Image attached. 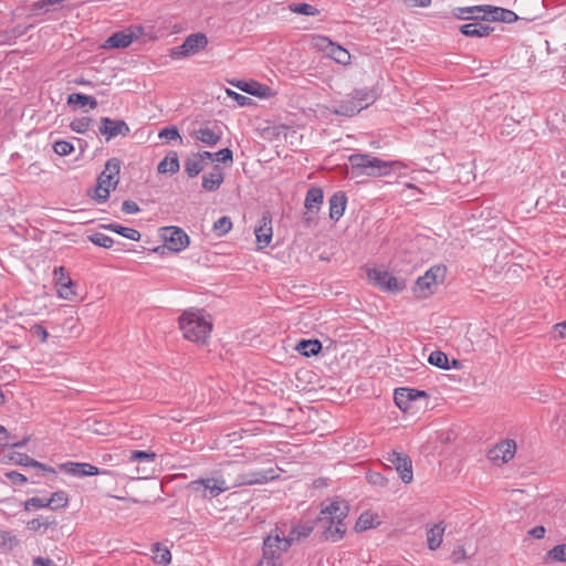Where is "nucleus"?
Masks as SVG:
<instances>
[{
	"label": "nucleus",
	"mask_w": 566,
	"mask_h": 566,
	"mask_svg": "<svg viewBox=\"0 0 566 566\" xmlns=\"http://www.w3.org/2000/svg\"><path fill=\"white\" fill-rule=\"evenodd\" d=\"M179 327L186 339L205 345L212 329V321L203 310L190 308L180 315Z\"/></svg>",
	"instance_id": "obj_1"
},
{
	"label": "nucleus",
	"mask_w": 566,
	"mask_h": 566,
	"mask_svg": "<svg viewBox=\"0 0 566 566\" xmlns=\"http://www.w3.org/2000/svg\"><path fill=\"white\" fill-rule=\"evenodd\" d=\"M231 473L220 474L219 476L198 479L188 484V490L202 499H213L221 493L233 489Z\"/></svg>",
	"instance_id": "obj_2"
},
{
	"label": "nucleus",
	"mask_w": 566,
	"mask_h": 566,
	"mask_svg": "<svg viewBox=\"0 0 566 566\" xmlns=\"http://www.w3.org/2000/svg\"><path fill=\"white\" fill-rule=\"evenodd\" d=\"M348 161L354 170L365 174L369 177H381L390 172L398 161H387L369 154H353Z\"/></svg>",
	"instance_id": "obj_3"
},
{
	"label": "nucleus",
	"mask_w": 566,
	"mask_h": 566,
	"mask_svg": "<svg viewBox=\"0 0 566 566\" xmlns=\"http://www.w3.org/2000/svg\"><path fill=\"white\" fill-rule=\"evenodd\" d=\"M349 506L344 500H334L323 507L317 517V527H324L325 531H342L346 527L343 524L344 518L348 515Z\"/></svg>",
	"instance_id": "obj_4"
},
{
	"label": "nucleus",
	"mask_w": 566,
	"mask_h": 566,
	"mask_svg": "<svg viewBox=\"0 0 566 566\" xmlns=\"http://www.w3.org/2000/svg\"><path fill=\"white\" fill-rule=\"evenodd\" d=\"M292 541L280 533H270L263 541V557L256 566H280L281 555L290 548Z\"/></svg>",
	"instance_id": "obj_5"
},
{
	"label": "nucleus",
	"mask_w": 566,
	"mask_h": 566,
	"mask_svg": "<svg viewBox=\"0 0 566 566\" xmlns=\"http://www.w3.org/2000/svg\"><path fill=\"white\" fill-rule=\"evenodd\" d=\"M207 45L208 38L205 33H193L188 35L181 45L172 48L170 56L172 59H185L205 50Z\"/></svg>",
	"instance_id": "obj_6"
},
{
	"label": "nucleus",
	"mask_w": 566,
	"mask_h": 566,
	"mask_svg": "<svg viewBox=\"0 0 566 566\" xmlns=\"http://www.w3.org/2000/svg\"><path fill=\"white\" fill-rule=\"evenodd\" d=\"M446 274V268L432 266L424 275L417 279L413 292L420 297L424 298L433 293L432 287L437 286L439 281H442Z\"/></svg>",
	"instance_id": "obj_7"
},
{
	"label": "nucleus",
	"mask_w": 566,
	"mask_h": 566,
	"mask_svg": "<svg viewBox=\"0 0 566 566\" xmlns=\"http://www.w3.org/2000/svg\"><path fill=\"white\" fill-rule=\"evenodd\" d=\"M367 276L374 285L386 292L397 293L406 287L403 280H398L387 271L369 269Z\"/></svg>",
	"instance_id": "obj_8"
},
{
	"label": "nucleus",
	"mask_w": 566,
	"mask_h": 566,
	"mask_svg": "<svg viewBox=\"0 0 566 566\" xmlns=\"http://www.w3.org/2000/svg\"><path fill=\"white\" fill-rule=\"evenodd\" d=\"M386 461L389 468H394L399 473L403 483H410L412 481V461L408 454L391 451L387 454Z\"/></svg>",
	"instance_id": "obj_9"
},
{
	"label": "nucleus",
	"mask_w": 566,
	"mask_h": 566,
	"mask_svg": "<svg viewBox=\"0 0 566 566\" xmlns=\"http://www.w3.org/2000/svg\"><path fill=\"white\" fill-rule=\"evenodd\" d=\"M275 476L274 470L269 469L265 471H249L231 474V480H233L232 485H234V488H239L243 485L263 484L268 481L274 480Z\"/></svg>",
	"instance_id": "obj_10"
},
{
	"label": "nucleus",
	"mask_w": 566,
	"mask_h": 566,
	"mask_svg": "<svg viewBox=\"0 0 566 566\" xmlns=\"http://www.w3.org/2000/svg\"><path fill=\"white\" fill-rule=\"evenodd\" d=\"M161 238L166 247L174 252H179L186 249L189 244L188 234L178 227H165L160 229Z\"/></svg>",
	"instance_id": "obj_11"
},
{
	"label": "nucleus",
	"mask_w": 566,
	"mask_h": 566,
	"mask_svg": "<svg viewBox=\"0 0 566 566\" xmlns=\"http://www.w3.org/2000/svg\"><path fill=\"white\" fill-rule=\"evenodd\" d=\"M55 286L60 297L73 301L76 296V292L73 289L74 282L70 277L64 266H57L53 271Z\"/></svg>",
	"instance_id": "obj_12"
},
{
	"label": "nucleus",
	"mask_w": 566,
	"mask_h": 566,
	"mask_svg": "<svg viewBox=\"0 0 566 566\" xmlns=\"http://www.w3.org/2000/svg\"><path fill=\"white\" fill-rule=\"evenodd\" d=\"M98 130L101 135L106 137V140H109L117 136H127L130 132V128L123 119L102 117Z\"/></svg>",
	"instance_id": "obj_13"
},
{
	"label": "nucleus",
	"mask_w": 566,
	"mask_h": 566,
	"mask_svg": "<svg viewBox=\"0 0 566 566\" xmlns=\"http://www.w3.org/2000/svg\"><path fill=\"white\" fill-rule=\"evenodd\" d=\"M258 249L262 250L266 248L272 240V216L269 211L263 212L259 220V226L254 230Z\"/></svg>",
	"instance_id": "obj_14"
},
{
	"label": "nucleus",
	"mask_w": 566,
	"mask_h": 566,
	"mask_svg": "<svg viewBox=\"0 0 566 566\" xmlns=\"http://www.w3.org/2000/svg\"><path fill=\"white\" fill-rule=\"evenodd\" d=\"M516 451L514 440H504L489 450L488 458L494 463H505L510 461Z\"/></svg>",
	"instance_id": "obj_15"
},
{
	"label": "nucleus",
	"mask_w": 566,
	"mask_h": 566,
	"mask_svg": "<svg viewBox=\"0 0 566 566\" xmlns=\"http://www.w3.org/2000/svg\"><path fill=\"white\" fill-rule=\"evenodd\" d=\"M318 41L321 42V48L326 52V54L333 59L335 62L347 65L350 63V54L343 46L332 42L326 36H319Z\"/></svg>",
	"instance_id": "obj_16"
},
{
	"label": "nucleus",
	"mask_w": 566,
	"mask_h": 566,
	"mask_svg": "<svg viewBox=\"0 0 566 566\" xmlns=\"http://www.w3.org/2000/svg\"><path fill=\"white\" fill-rule=\"evenodd\" d=\"M426 391L411 389V388H398L395 390L394 400L399 409L407 411L411 408V402L418 398H427Z\"/></svg>",
	"instance_id": "obj_17"
},
{
	"label": "nucleus",
	"mask_w": 566,
	"mask_h": 566,
	"mask_svg": "<svg viewBox=\"0 0 566 566\" xmlns=\"http://www.w3.org/2000/svg\"><path fill=\"white\" fill-rule=\"evenodd\" d=\"M120 170V160L118 158H111L105 164V169L101 172L97 181L109 188H115L118 184V175Z\"/></svg>",
	"instance_id": "obj_18"
},
{
	"label": "nucleus",
	"mask_w": 566,
	"mask_h": 566,
	"mask_svg": "<svg viewBox=\"0 0 566 566\" xmlns=\"http://www.w3.org/2000/svg\"><path fill=\"white\" fill-rule=\"evenodd\" d=\"M11 460L14 461L15 464L22 467H32L38 469L43 475H51L52 478L56 476V471L46 464H43L32 458H30L25 453L15 452L11 455Z\"/></svg>",
	"instance_id": "obj_19"
},
{
	"label": "nucleus",
	"mask_w": 566,
	"mask_h": 566,
	"mask_svg": "<svg viewBox=\"0 0 566 566\" xmlns=\"http://www.w3.org/2000/svg\"><path fill=\"white\" fill-rule=\"evenodd\" d=\"M381 524H382V515L381 514H379L377 512H373V511H365L358 517V520L355 524L354 531H368L371 528H377V527L381 526Z\"/></svg>",
	"instance_id": "obj_20"
},
{
	"label": "nucleus",
	"mask_w": 566,
	"mask_h": 566,
	"mask_svg": "<svg viewBox=\"0 0 566 566\" xmlns=\"http://www.w3.org/2000/svg\"><path fill=\"white\" fill-rule=\"evenodd\" d=\"M156 454L154 452L147 451H133L130 453L129 460L132 462H138L143 464V468L137 467V473L147 474L153 471V467L155 464Z\"/></svg>",
	"instance_id": "obj_21"
},
{
	"label": "nucleus",
	"mask_w": 566,
	"mask_h": 566,
	"mask_svg": "<svg viewBox=\"0 0 566 566\" xmlns=\"http://www.w3.org/2000/svg\"><path fill=\"white\" fill-rule=\"evenodd\" d=\"M329 218L338 221L344 214L347 203V197L345 192L337 191L329 198Z\"/></svg>",
	"instance_id": "obj_22"
},
{
	"label": "nucleus",
	"mask_w": 566,
	"mask_h": 566,
	"mask_svg": "<svg viewBox=\"0 0 566 566\" xmlns=\"http://www.w3.org/2000/svg\"><path fill=\"white\" fill-rule=\"evenodd\" d=\"M133 42V34L126 31L113 33L104 43L105 49H124Z\"/></svg>",
	"instance_id": "obj_23"
},
{
	"label": "nucleus",
	"mask_w": 566,
	"mask_h": 566,
	"mask_svg": "<svg viewBox=\"0 0 566 566\" xmlns=\"http://www.w3.org/2000/svg\"><path fill=\"white\" fill-rule=\"evenodd\" d=\"M324 193L323 190L318 187H312L307 190L304 206L310 213H316L319 210L321 205L323 203Z\"/></svg>",
	"instance_id": "obj_24"
},
{
	"label": "nucleus",
	"mask_w": 566,
	"mask_h": 566,
	"mask_svg": "<svg viewBox=\"0 0 566 566\" xmlns=\"http://www.w3.org/2000/svg\"><path fill=\"white\" fill-rule=\"evenodd\" d=\"M493 31L489 24L481 22L467 23L460 27V32L465 36H486Z\"/></svg>",
	"instance_id": "obj_25"
},
{
	"label": "nucleus",
	"mask_w": 566,
	"mask_h": 566,
	"mask_svg": "<svg viewBox=\"0 0 566 566\" xmlns=\"http://www.w3.org/2000/svg\"><path fill=\"white\" fill-rule=\"evenodd\" d=\"M223 182V172L219 166H214L213 171L202 176V187L207 191L217 190Z\"/></svg>",
	"instance_id": "obj_26"
},
{
	"label": "nucleus",
	"mask_w": 566,
	"mask_h": 566,
	"mask_svg": "<svg viewBox=\"0 0 566 566\" xmlns=\"http://www.w3.org/2000/svg\"><path fill=\"white\" fill-rule=\"evenodd\" d=\"M488 15H490L491 21L505 23H512L517 20V14L514 11L499 7L490 6V9H488Z\"/></svg>",
	"instance_id": "obj_27"
},
{
	"label": "nucleus",
	"mask_w": 566,
	"mask_h": 566,
	"mask_svg": "<svg viewBox=\"0 0 566 566\" xmlns=\"http://www.w3.org/2000/svg\"><path fill=\"white\" fill-rule=\"evenodd\" d=\"M63 468L67 469L70 473L77 476H92L99 474L98 468L90 463H66Z\"/></svg>",
	"instance_id": "obj_28"
},
{
	"label": "nucleus",
	"mask_w": 566,
	"mask_h": 566,
	"mask_svg": "<svg viewBox=\"0 0 566 566\" xmlns=\"http://www.w3.org/2000/svg\"><path fill=\"white\" fill-rule=\"evenodd\" d=\"M295 348L301 355L311 357L322 350V344L318 339H302L297 343Z\"/></svg>",
	"instance_id": "obj_29"
},
{
	"label": "nucleus",
	"mask_w": 566,
	"mask_h": 566,
	"mask_svg": "<svg viewBox=\"0 0 566 566\" xmlns=\"http://www.w3.org/2000/svg\"><path fill=\"white\" fill-rule=\"evenodd\" d=\"M101 228L120 234L132 241L140 240L139 231L133 228H127L117 223L101 224Z\"/></svg>",
	"instance_id": "obj_30"
},
{
	"label": "nucleus",
	"mask_w": 566,
	"mask_h": 566,
	"mask_svg": "<svg viewBox=\"0 0 566 566\" xmlns=\"http://www.w3.org/2000/svg\"><path fill=\"white\" fill-rule=\"evenodd\" d=\"M180 168L178 155L176 151H170L158 165V172L160 174H176Z\"/></svg>",
	"instance_id": "obj_31"
},
{
	"label": "nucleus",
	"mask_w": 566,
	"mask_h": 566,
	"mask_svg": "<svg viewBox=\"0 0 566 566\" xmlns=\"http://www.w3.org/2000/svg\"><path fill=\"white\" fill-rule=\"evenodd\" d=\"M361 109H364V106L357 104L355 99L350 97L349 99L340 102L334 109V113L336 115L352 117L358 114Z\"/></svg>",
	"instance_id": "obj_32"
},
{
	"label": "nucleus",
	"mask_w": 566,
	"mask_h": 566,
	"mask_svg": "<svg viewBox=\"0 0 566 566\" xmlns=\"http://www.w3.org/2000/svg\"><path fill=\"white\" fill-rule=\"evenodd\" d=\"M357 104H360L366 108L370 104H373L376 99V94L374 90L370 88H357L354 90L350 96Z\"/></svg>",
	"instance_id": "obj_33"
},
{
	"label": "nucleus",
	"mask_w": 566,
	"mask_h": 566,
	"mask_svg": "<svg viewBox=\"0 0 566 566\" xmlns=\"http://www.w3.org/2000/svg\"><path fill=\"white\" fill-rule=\"evenodd\" d=\"M153 559L160 565H169L171 562V553L169 548L160 543H155L151 547Z\"/></svg>",
	"instance_id": "obj_34"
},
{
	"label": "nucleus",
	"mask_w": 566,
	"mask_h": 566,
	"mask_svg": "<svg viewBox=\"0 0 566 566\" xmlns=\"http://www.w3.org/2000/svg\"><path fill=\"white\" fill-rule=\"evenodd\" d=\"M238 87L251 95L259 96V97H265L268 96L270 92V87L263 84H260L258 82H243L238 84Z\"/></svg>",
	"instance_id": "obj_35"
},
{
	"label": "nucleus",
	"mask_w": 566,
	"mask_h": 566,
	"mask_svg": "<svg viewBox=\"0 0 566 566\" xmlns=\"http://www.w3.org/2000/svg\"><path fill=\"white\" fill-rule=\"evenodd\" d=\"M195 137L208 146H214L220 140V134H217L209 127H202L195 132Z\"/></svg>",
	"instance_id": "obj_36"
},
{
	"label": "nucleus",
	"mask_w": 566,
	"mask_h": 566,
	"mask_svg": "<svg viewBox=\"0 0 566 566\" xmlns=\"http://www.w3.org/2000/svg\"><path fill=\"white\" fill-rule=\"evenodd\" d=\"M203 166L202 159L192 154L185 161V171L190 178H193L203 170Z\"/></svg>",
	"instance_id": "obj_37"
},
{
	"label": "nucleus",
	"mask_w": 566,
	"mask_h": 566,
	"mask_svg": "<svg viewBox=\"0 0 566 566\" xmlns=\"http://www.w3.org/2000/svg\"><path fill=\"white\" fill-rule=\"evenodd\" d=\"M30 530H33V531H36L41 527H43L44 530H48V528H54L57 523H56V520L53 515H40L39 517L30 521L28 523Z\"/></svg>",
	"instance_id": "obj_38"
},
{
	"label": "nucleus",
	"mask_w": 566,
	"mask_h": 566,
	"mask_svg": "<svg viewBox=\"0 0 566 566\" xmlns=\"http://www.w3.org/2000/svg\"><path fill=\"white\" fill-rule=\"evenodd\" d=\"M69 105H80L82 107L90 105L91 108L97 106V101L93 96L84 95L82 93H73L67 96Z\"/></svg>",
	"instance_id": "obj_39"
},
{
	"label": "nucleus",
	"mask_w": 566,
	"mask_h": 566,
	"mask_svg": "<svg viewBox=\"0 0 566 566\" xmlns=\"http://www.w3.org/2000/svg\"><path fill=\"white\" fill-rule=\"evenodd\" d=\"M69 503L67 494L64 491L54 492L50 499L45 502L52 510H57L66 506Z\"/></svg>",
	"instance_id": "obj_40"
},
{
	"label": "nucleus",
	"mask_w": 566,
	"mask_h": 566,
	"mask_svg": "<svg viewBox=\"0 0 566 566\" xmlns=\"http://www.w3.org/2000/svg\"><path fill=\"white\" fill-rule=\"evenodd\" d=\"M428 361L429 364L442 369L451 368V366L449 365L448 356L441 350L432 352L428 357Z\"/></svg>",
	"instance_id": "obj_41"
},
{
	"label": "nucleus",
	"mask_w": 566,
	"mask_h": 566,
	"mask_svg": "<svg viewBox=\"0 0 566 566\" xmlns=\"http://www.w3.org/2000/svg\"><path fill=\"white\" fill-rule=\"evenodd\" d=\"M545 560L566 562V543L558 544L549 549L545 555Z\"/></svg>",
	"instance_id": "obj_42"
},
{
	"label": "nucleus",
	"mask_w": 566,
	"mask_h": 566,
	"mask_svg": "<svg viewBox=\"0 0 566 566\" xmlns=\"http://www.w3.org/2000/svg\"><path fill=\"white\" fill-rule=\"evenodd\" d=\"M289 9L294 13L304 15H317L319 13L317 8L308 3H291Z\"/></svg>",
	"instance_id": "obj_43"
},
{
	"label": "nucleus",
	"mask_w": 566,
	"mask_h": 566,
	"mask_svg": "<svg viewBox=\"0 0 566 566\" xmlns=\"http://www.w3.org/2000/svg\"><path fill=\"white\" fill-rule=\"evenodd\" d=\"M488 9H490V6H473V7L458 8L459 13H457L455 15L459 19H468V17H464V13H469V14L484 13L482 19H486Z\"/></svg>",
	"instance_id": "obj_44"
},
{
	"label": "nucleus",
	"mask_w": 566,
	"mask_h": 566,
	"mask_svg": "<svg viewBox=\"0 0 566 566\" xmlns=\"http://www.w3.org/2000/svg\"><path fill=\"white\" fill-rule=\"evenodd\" d=\"M232 228V221L229 217H221L213 223V231L218 237L227 234Z\"/></svg>",
	"instance_id": "obj_45"
},
{
	"label": "nucleus",
	"mask_w": 566,
	"mask_h": 566,
	"mask_svg": "<svg viewBox=\"0 0 566 566\" xmlns=\"http://www.w3.org/2000/svg\"><path fill=\"white\" fill-rule=\"evenodd\" d=\"M88 240L94 243L95 245H98V247H102V248H105V249H111L114 244V240L104 234V233H101V232H96V233H93L88 237Z\"/></svg>",
	"instance_id": "obj_46"
},
{
	"label": "nucleus",
	"mask_w": 566,
	"mask_h": 566,
	"mask_svg": "<svg viewBox=\"0 0 566 566\" xmlns=\"http://www.w3.org/2000/svg\"><path fill=\"white\" fill-rule=\"evenodd\" d=\"M18 545V539L13 533H0V548L3 552H10Z\"/></svg>",
	"instance_id": "obj_47"
},
{
	"label": "nucleus",
	"mask_w": 566,
	"mask_h": 566,
	"mask_svg": "<svg viewBox=\"0 0 566 566\" xmlns=\"http://www.w3.org/2000/svg\"><path fill=\"white\" fill-rule=\"evenodd\" d=\"M92 122L93 119L90 117L76 118L70 124V127L73 132L83 134L87 132Z\"/></svg>",
	"instance_id": "obj_48"
},
{
	"label": "nucleus",
	"mask_w": 566,
	"mask_h": 566,
	"mask_svg": "<svg viewBox=\"0 0 566 566\" xmlns=\"http://www.w3.org/2000/svg\"><path fill=\"white\" fill-rule=\"evenodd\" d=\"M53 150L59 156H67L74 151V146L66 140H57L53 145Z\"/></svg>",
	"instance_id": "obj_49"
},
{
	"label": "nucleus",
	"mask_w": 566,
	"mask_h": 566,
	"mask_svg": "<svg viewBox=\"0 0 566 566\" xmlns=\"http://www.w3.org/2000/svg\"><path fill=\"white\" fill-rule=\"evenodd\" d=\"M109 187L101 185V182L97 181V186L94 190V195L92 196V198L97 202H105L109 197Z\"/></svg>",
	"instance_id": "obj_50"
},
{
	"label": "nucleus",
	"mask_w": 566,
	"mask_h": 566,
	"mask_svg": "<svg viewBox=\"0 0 566 566\" xmlns=\"http://www.w3.org/2000/svg\"><path fill=\"white\" fill-rule=\"evenodd\" d=\"M158 136H159V138L166 139V140L181 139L179 130L175 126H168V127L163 128L159 132Z\"/></svg>",
	"instance_id": "obj_51"
},
{
	"label": "nucleus",
	"mask_w": 566,
	"mask_h": 566,
	"mask_svg": "<svg viewBox=\"0 0 566 566\" xmlns=\"http://www.w3.org/2000/svg\"><path fill=\"white\" fill-rule=\"evenodd\" d=\"M46 501L48 499L44 497H31L25 502V509L31 510L49 507L48 504H45Z\"/></svg>",
	"instance_id": "obj_52"
},
{
	"label": "nucleus",
	"mask_w": 566,
	"mask_h": 566,
	"mask_svg": "<svg viewBox=\"0 0 566 566\" xmlns=\"http://www.w3.org/2000/svg\"><path fill=\"white\" fill-rule=\"evenodd\" d=\"M214 156L218 161L223 163V164L232 163V160H233L232 150L229 148L220 149L219 151H217L214 154Z\"/></svg>",
	"instance_id": "obj_53"
},
{
	"label": "nucleus",
	"mask_w": 566,
	"mask_h": 566,
	"mask_svg": "<svg viewBox=\"0 0 566 566\" xmlns=\"http://www.w3.org/2000/svg\"><path fill=\"white\" fill-rule=\"evenodd\" d=\"M443 542V533H431L428 537V546L431 551L437 549Z\"/></svg>",
	"instance_id": "obj_54"
},
{
	"label": "nucleus",
	"mask_w": 566,
	"mask_h": 566,
	"mask_svg": "<svg viewBox=\"0 0 566 566\" xmlns=\"http://www.w3.org/2000/svg\"><path fill=\"white\" fill-rule=\"evenodd\" d=\"M33 336L38 337L42 343L48 339L49 333L46 328L40 324H35L31 328Z\"/></svg>",
	"instance_id": "obj_55"
},
{
	"label": "nucleus",
	"mask_w": 566,
	"mask_h": 566,
	"mask_svg": "<svg viewBox=\"0 0 566 566\" xmlns=\"http://www.w3.org/2000/svg\"><path fill=\"white\" fill-rule=\"evenodd\" d=\"M465 558H467V553H465L464 547L461 545L457 546L451 554L452 562L458 564V563L464 560Z\"/></svg>",
	"instance_id": "obj_56"
},
{
	"label": "nucleus",
	"mask_w": 566,
	"mask_h": 566,
	"mask_svg": "<svg viewBox=\"0 0 566 566\" xmlns=\"http://www.w3.org/2000/svg\"><path fill=\"white\" fill-rule=\"evenodd\" d=\"M227 92H228L229 96H231L240 106H245V105L252 103V99L250 97H247L244 95H241V94L235 93L230 90H228Z\"/></svg>",
	"instance_id": "obj_57"
},
{
	"label": "nucleus",
	"mask_w": 566,
	"mask_h": 566,
	"mask_svg": "<svg viewBox=\"0 0 566 566\" xmlns=\"http://www.w3.org/2000/svg\"><path fill=\"white\" fill-rule=\"evenodd\" d=\"M139 210L138 205L132 200H125L122 205V211L128 214L137 213Z\"/></svg>",
	"instance_id": "obj_58"
},
{
	"label": "nucleus",
	"mask_w": 566,
	"mask_h": 566,
	"mask_svg": "<svg viewBox=\"0 0 566 566\" xmlns=\"http://www.w3.org/2000/svg\"><path fill=\"white\" fill-rule=\"evenodd\" d=\"M7 478L11 480L14 484H23L28 481L27 476L17 472V471H10L7 474Z\"/></svg>",
	"instance_id": "obj_59"
},
{
	"label": "nucleus",
	"mask_w": 566,
	"mask_h": 566,
	"mask_svg": "<svg viewBox=\"0 0 566 566\" xmlns=\"http://www.w3.org/2000/svg\"><path fill=\"white\" fill-rule=\"evenodd\" d=\"M447 524L443 521H439L437 523H426V531H446Z\"/></svg>",
	"instance_id": "obj_60"
},
{
	"label": "nucleus",
	"mask_w": 566,
	"mask_h": 566,
	"mask_svg": "<svg viewBox=\"0 0 566 566\" xmlns=\"http://www.w3.org/2000/svg\"><path fill=\"white\" fill-rule=\"evenodd\" d=\"M32 566H56L50 558L35 557L32 562Z\"/></svg>",
	"instance_id": "obj_61"
},
{
	"label": "nucleus",
	"mask_w": 566,
	"mask_h": 566,
	"mask_svg": "<svg viewBox=\"0 0 566 566\" xmlns=\"http://www.w3.org/2000/svg\"><path fill=\"white\" fill-rule=\"evenodd\" d=\"M345 533H322L324 535V541H329L333 543L339 542L344 538Z\"/></svg>",
	"instance_id": "obj_62"
},
{
	"label": "nucleus",
	"mask_w": 566,
	"mask_h": 566,
	"mask_svg": "<svg viewBox=\"0 0 566 566\" xmlns=\"http://www.w3.org/2000/svg\"><path fill=\"white\" fill-rule=\"evenodd\" d=\"M413 7L427 8L431 4V0H405Z\"/></svg>",
	"instance_id": "obj_63"
},
{
	"label": "nucleus",
	"mask_w": 566,
	"mask_h": 566,
	"mask_svg": "<svg viewBox=\"0 0 566 566\" xmlns=\"http://www.w3.org/2000/svg\"><path fill=\"white\" fill-rule=\"evenodd\" d=\"M554 329L558 333L559 337H566V321L555 324Z\"/></svg>",
	"instance_id": "obj_64"
}]
</instances>
